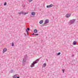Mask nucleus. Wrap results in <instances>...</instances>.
<instances>
[{
	"label": "nucleus",
	"instance_id": "nucleus-1",
	"mask_svg": "<svg viewBox=\"0 0 78 78\" xmlns=\"http://www.w3.org/2000/svg\"><path fill=\"white\" fill-rule=\"evenodd\" d=\"M39 61V59H38L37 60H36L35 61L33 62L32 63H31L30 67H34L35 66V65H34V64H37V63H38V61Z\"/></svg>",
	"mask_w": 78,
	"mask_h": 78
},
{
	"label": "nucleus",
	"instance_id": "nucleus-2",
	"mask_svg": "<svg viewBox=\"0 0 78 78\" xmlns=\"http://www.w3.org/2000/svg\"><path fill=\"white\" fill-rule=\"evenodd\" d=\"M27 55H26L24 56L23 60V63L24 64H25V62H26V61H27Z\"/></svg>",
	"mask_w": 78,
	"mask_h": 78
},
{
	"label": "nucleus",
	"instance_id": "nucleus-3",
	"mask_svg": "<svg viewBox=\"0 0 78 78\" xmlns=\"http://www.w3.org/2000/svg\"><path fill=\"white\" fill-rule=\"evenodd\" d=\"M75 20H76L75 19H73L70 20L69 22L70 25H71V24H73L75 22Z\"/></svg>",
	"mask_w": 78,
	"mask_h": 78
},
{
	"label": "nucleus",
	"instance_id": "nucleus-4",
	"mask_svg": "<svg viewBox=\"0 0 78 78\" xmlns=\"http://www.w3.org/2000/svg\"><path fill=\"white\" fill-rule=\"evenodd\" d=\"M49 23V20L47 19L45 20V23H44V26H46L47 25H45L46 23Z\"/></svg>",
	"mask_w": 78,
	"mask_h": 78
},
{
	"label": "nucleus",
	"instance_id": "nucleus-5",
	"mask_svg": "<svg viewBox=\"0 0 78 78\" xmlns=\"http://www.w3.org/2000/svg\"><path fill=\"white\" fill-rule=\"evenodd\" d=\"M70 16H71V14L69 13V14H67L65 16L66 17H67V18H69Z\"/></svg>",
	"mask_w": 78,
	"mask_h": 78
},
{
	"label": "nucleus",
	"instance_id": "nucleus-6",
	"mask_svg": "<svg viewBox=\"0 0 78 78\" xmlns=\"http://www.w3.org/2000/svg\"><path fill=\"white\" fill-rule=\"evenodd\" d=\"M53 6V4H51L50 5H47V8H51Z\"/></svg>",
	"mask_w": 78,
	"mask_h": 78
},
{
	"label": "nucleus",
	"instance_id": "nucleus-7",
	"mask_svg": "<svg viewBox=\"0 0 78 78\" xmlns=\"http://www.w3.org/2000/svg\"><path fill=\"white\" fill-rule=\"evenodd\" d=\"M13 78H19V77H18L17 74H16L13 76Z\"/></svg>",
	"mask_w": 78,
	"mask_h": 78
},
{
	"label": "nucleus",
	"instance_id": "nucleus-8",
	"mask_svg": "<svg viewBox=\"0 0 78 78\" xmlns=\"http://www.w3.org/2000/svg\"><path fill=\"white\" fill-rule=\"evenodd\" d=\"M7 51V49L6 48H4L3 51V53H4L5 52H6Z\"/></svg>",
	"mask_w": 78,
	"mask_h": 78
},
{
	"label": "nucleus",
	"instance_id": "nucleus-9",
	"mask_svg": "<svg viewBox=\"0 0 78 78\" xmlns=\"http://www.w3.org/2000/svg\"><path fill=\"white\" fill-rule=\"evenodd\" d=\"M28 13V12H22V14H23V15H26V14H27Z\"/></svg>",
	"mask_w": 78,
	"mask_h": 78
},
{
	"label": "nucleus",
	"instance_id": "nucleus-10",
	"mask_svg": "<svg viewBox=\"0 0 78 78\" xmlns=\"http://www.w3.org/2000/svg\"><path fill=\"white\" fill-rule=\"evenodd\" d=\"M76 43H77L76 41H74L73 42V45H76Z\"/></svg>",
	"mask_w": 78,
	"mask_h": 78
},
{
	"label": "nucleus",
	"instance_id": "nucleus-11",
	"mask_svg": "<svg viewBox=\"0 0 78 78\" xmlns=\"http://www.w3.org/2000/svg\"><path fill=\"white\" fill-rule=\"evenodd\" d=\"M31 14L32 16H34V15H35V12H32Z\"/></svg>",
	"mask_w": 78,
	"mask_h": 78
},
{
	"label": "nucleus",
	"instance_id": "nucleus-12",
	"mask_svg": "<svg viewBox=\"0 0 78 78\" xmlns=\"http://www.w3.org/2000/svg\"><path fill=\"white\" fill-rule=\"evenodd\" d=\"M34 32L35 33H37V30L36 29H35L34 30Z\"/></svg>",
	"mask_w": 78,
	"mask_h": 78
},
{
	"label": "nucleus",
	"instance_id": "nucleus-13",
	"mask_svg": "<svg viewBox=\"0 0 78 78\" xmlns=\"http://www.w3.org/2000/svg\"><path fill=\"white\" fill-rule=\"evenodd\" d=\"M43 20H41L40 21L39 23L40 24H42V23H43Z\"/></svg>",
	"mask_w": 78,
	"mask_h": 78
},
{
	"label": "nucleus",
	"instance_id": "nucleus-14",
	"mask_svg": "<svg viewBox=\"0 0 78 78\" xmlns=\"http://www.w3.org/2000/svg\"><path fill=\"white\" fill-rule=\"evenodd\" d=\"M46 66H47V64L46 63H44L43 65V67H45Z\"/></svg>",
	"mask_w": 78,
	"mask_h": 78
},
{
	"label": "nucleus",
	"instance_id": "nucleus-15",
	"mask_svg": "<svg viewBox=\"0 0 78 78\" xmlns=\"http://www.w3.org/2000/svg\"><path fill=\"white\" fill-rule=\"evenodd\" d=\"M33 0H29V2L30 3V2H31Z\"/></svg>",
	"mask_w": 78,
	"mask_h": 78
},
{
	"label": "nucleus",
	"instance_id": "nucleus-16",
	"mask_svg": "<svg viewBox=\"0 0 78 78\" xmlns=\"http://www.w3.org/2000/svg\"><path fill=\"white\" fill-rule=\"evenodd\" d=\"M6 4H7V3L6 2H5L4 4V5L5 6V5H6Z\"/></svg>",
	"mask_w": 78,
	"mask_h": 78
},
{
	"label": "nucleus",
	"instance_id": "nucleus-17",
	"mask_svg": "<svg viewBox=\"0 0 78 78\" xmlns=\"http://www.w3.org/2000/svg\"><path fill=\"white\" fill-rule=\"evenodd\" d=\"M61 54V52H59L57 54V55H60V54Z\"/></svg>",
	"mask_w": 78,
	"mask_h": 78
},
{
	"label": "nucleus",
	"instance_id": "nucleus-18",
	"mask_svg": "<svg viewBox=\"0 0 78 78\" xmlns=\"http://www.w3.org/2000/svg\"><path fill=\"white\" fill-rule=\"evenodd\" d=\"M26 31L27 35H28V31H27V30H26Z\"/></svg>",
	"mask_w": 78,
	"mask_h": 78
},
{
	"label": "nucleus",
	"instance_id": "nucleus-19",
	"mask_svg": "<svg viewBox=\"0 0 78 78\" xmlns=\"http://www.w3.org/2000/svg\"><path fill=\"white\" fill-rule=\"evenodd\" d=\"M11 73H13V70H11Z\"/></svg>",
	"mask_w": 78,
	"mask_h": 78
},
{
	"label": "nucleus",
	"instance_id": "nucleus-20",
	"mask_svg": "<svg viewBox=\"0 0 78 78\" xmlns=\"http://www.w3.org/2000/svg\"><path fill=\"white\" fill-rule=\"evenodd\" d=\"M14 43L12 42V46H14Z\"/></svg>",
	"mask_w": 78,
	"mask_h": 78
},
{
	"label": "nucleus",
	"instance_id": "nucleus-21",
	"mask_svg": "<svg viewBox=\"0 0 78 78\" xmlns=\"http://www.w3.org/2000/svg\"><path fill=\"white\" fill-rule=\"evenodd\" d=\"M27 30H28V31H30V28H28L27 29Z\"/></svg>",
	"mask_w": 78,
	"mask_h": 78
},
{
	"label": "nucleus",
	"instance_id": "nucleus-22",
	"mask_svg": "<svg viewBox=\"0 0 78 78\" xmlns=\"http://www.w3.org/2000/svg\"><path fill=\"white\" fill-rule=\"evenodd\" d=\"M38 35H39V34H35V36H38Z\"/></svg>",
	"mask_w": 78,
	"mask_h": 78
},
{
	"label": "nucleus",
	"instance_id": "nucleus-23",
	"mask_svg": "<svg viewBox=\"0 0 78 78\" xmlns=\"http://www.w3.org/2000/svg\"><path fill=\"white\" fill-rule=\"evenodd\" d=\"M62 71L63 72V73H64V70L62 69Z\"/></svg>",
	"mask_w": 78,
	"mask_h": 78
},
{
	"label": "nucleus",
	"instance_id": "nucleus-24",
	"mask_svg": "<svg viewBox=\"0 0 78 78\" xmlns=\"http://www.w3.org/2000/svg\"><path fill=\"white\" fill-rule=\"evenodd\" d=\"M18 14H21V12H19L18 13Z\"/></svg>",
	"mask_w": 78,
	"mask_h": 78
},
{
	"label": "nucleus",
	"instance_id": "nucleus-25",
	"mask_svg": "<svg viewBox=\"0 0 78 78\" xmlns=\"http://www.w3.org/2000/svg\"><path fill=\"white\" fill-rule=\"evenodd\" d=\"M32 35H35V34H34V33L32 34Z\"/></svg>",
	"mask_w": 78,
	"mask_h": 78
},
{
	"label": "nucleus",
	"instance_id": "nucleus-26",
	"mask_svg": "<svg viewBox=\"0 0 78 78\" xmlns=\"http://www.w3.org/2000/svg\"><path fill=\"white\" fill-rule=\"evenodd\" d=\"M72 57H73V56H74V55H72Z\"/></svg>",
	"mask_w": 78,
	"mask_h": 78
},
{
	"label": "nucleus",
	"instance_id": "nucleus-27",
	"mask_svg": "<svg viewBox=\"0 0 78 78\" xmlns=\"http://www.w3.org/2000/svg\"><path fill=\"white\" fill-rule=\"evenodd\" d=\"M47 61H48V60H47Z\"/></svg>",
	"mask_w": 78,
	"mask_h": 78
}]
</instances>
